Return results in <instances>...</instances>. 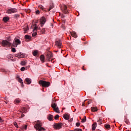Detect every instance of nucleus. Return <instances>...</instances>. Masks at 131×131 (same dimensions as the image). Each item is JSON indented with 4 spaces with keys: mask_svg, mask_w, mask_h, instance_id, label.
Instances as JSON below:
<instances>
[{
    "mask_svg": "<svg viewBox=\"0 0 131 131\" xmlns=\"http://www.w3.org/2000/svg\"><path fill=\"white\" fill-rule=\"evenodd\" d=\"M1 43L3 47H10V46H12V47H14V48H17V46H18V45H21V41H20V39L15 38L14 39V41L12 44L10 42H9L8 40H3L2 41Z\"/></svg>",
    "mask_w": 131,
    "mask_h": 131,
    "instance_id": "nucleus-1",
    "label": "nucleus"
},
{
    "mask_svg": "<svg viewBox=\"0 0 131 131\" xmlns=\"http://www.w3.org/2000/svg\"><path fill=\"white\" fill-rule=\"evenodd\" d=\"M34 127L36 129V130L38 131H42V130H46V129L45 128L42 127V123H41L40 121H36L34 122Z\"/></svg>",
    "mask_w": 131,
    "mask_h": 131,
    "instance_id": "nucleus-2",
    "label": "nucleus"
},
{
    "mask_svg": "<svg viewBox=\"0 0 131 131\" xmlns=\"http://www.w3.org/2000/svg\"><path fill=\"white\" fill-rule=\"evenodd\" d=\"M39 84L41 85L43 88H49L51 83L43 80L39 81Z\"/></svg>",
    "mask_w": 131,
    "mask_h": 131,
    "instance_id": "nucleus-3",
    "label": "nucleus"
},
{
    "mask_svg": "<svg viewBox=\"0 0 131 131\" xmlns=\"http://www.w3.org/2000/svg\"><path fill=\"white\" fill-rule=\"evenodd\" d=\"M17 12H18V9L16 8H10L7 10L8 14H13L14 13H17Z\"/></svg>",
    "mask_w": 131,
    "mask_h": 131,
    "instance_id": "nucleus-4",
    "label": "nucleus"
},
{
    "mask_svg": "<svg viewBox=\"0 0 131 131\" xmlns=\"http://www.w3.org/2000/svg\"><path fill=\"white\" fill-rule=\"evenodd\" d=\"M51 107L54 110V111H55L57 113H60V111L59 110V107H58V106H57V104L53 103L51 105Z\"/></svg>",
    "mask_w": 131,
    "mask_h": 131,
    "instance_id": "nucleus-5",
    "label": "nucleus"
},
{
    "mask_svg": "<svg viewBox=\"0 0 131 131\" xmlns=\"http://www.w3.org/2000/svg\"><path fill=\"white\" fill-rule=\"evenodd\" d=\"M46 17L44 16H42L40 19V26L41 27H42L43 25H45V24L46 22Z\"/></svg>",
    "mask_w": 131,
    "mask_h": 131,
    "instance_id": "nucleus-6",
    "label": "nucleus"
},
{
    "mask_svg": "<svg viewBox=\"0 0 131 131\" xmlns=\"http://www.w3.org/2000/svg\"><path fill=\"white\" fill-rule=\"evenodd\" d=\"M62 126H63V124L62 123H56L54 125V128L56 129H59L60 128H62Z\"/></svg>",
    "mask_w": 131,
    "mask_h": 131,
    "instance_id": "nucleus-7",
    "label": "nucleus"
},
{
    "mask_svg": "<svg viewBox=\"0 0 131 131\" xmlns=\"http://www.w3.org/2000/svg\"><path fill=\"white\" fill-rule=\"evenodd\" d=\"M15 57H17L18 59H21L25 57V55L23 54L22 53H18L15 55Z\"/></svg>",
    "mask_w": 131,
    "mask_h": 131,
    "instance_id": "nucleus-8",
    "label": "nucleus"
},
{
    "mask_svg": "<svg viewBox=\"0 0 131 131\" xmlns=\"http://www.w3.org/2000/svg\"><path fill=\"white\" fill-rule=\"evenodd\" d=\"M51 58H53V54L52 52H48L47 55V60L48 61H51Z\"/></svg>",
    "mask_w": 131,
    "mask_h": 131,
    "instance_id": "nucleus-9",
    "label": "nucleus"
},
{
    "mask_svg": "<svg viewBox=\"0 0 131 131\" xmlns=\"http://www.w3.org/2000/svg\"><path fill=\"white\" fill-rule=\"evenodd\" d=\"M62 12H63L64 14H67L68 13H69V12L68 11V10H67V6H66V5H63L62 6Z\"/></svg>",
    "mask_w": 131,
    "mask_h": 131,
    "instance_id": "nucleus-10",
    "label": "nucleus"
},
{
    "mask_svg": "<svg viewBox=\"0 0 131 131\" xmlns=\"http://www.w3.org/2000/svg\"><path fill=\"white\" fill-rule=\"evenodd\" d=\"M37 28H38V27H36V26H35V27H34L33 30V34H32V36H33V37H34V36H36V35L37 34V33L36 32V30H37Z\"/></svg>",
    "mask_w": 131,
    "mask_h": 131,
    "instance_id": "nucleus-11",
    "label": "nucleus"
},
{
    "mask_svg": "<svg viewBox=\"0 0 131 131\" xmlns=\"http://www.w3.org/2000/svg\"><path fill=\"white\" fill-rule=\"evenodd\" d=\"M25 38L26 39V41H30L31 39V36L28 35H26L25 36Z\"/></svg>",
    "mask_w": 131,
    "mask_h": 131,
    "instance_id": "nucleus-12",
    "label": "nucleus"
},
{
    "mask_svg": "<svg viewBox=\"0 0 131 131\" xmlns=\"http://www.w3.org/2000/svg\"><path fill=\"white\" fill-rule=\"evenodd\" d=\"M26 82H27V84H30L31 83V79L29 78H27L25 79Z\"/></svg>",
    "mask_w": 131,
    "mask_h": 131,
    "instance_id": "nucleus-13",
    "label": "nucleus"
},
{
    "mask_svg": "<svg viewBox=\"0 0 131 131\" xmlns=\"http://www.w3.org/2000/svg\"><path fill=\"white\" fill-rule=\"evenodd\" d=\"M70 117V116H69V115L67 114L63 115V118H64V119H66V120H69Z\"/></svg>",
    "mask_w": 131,
    "mask_h": 131,
    "instance_id": "nucleus-14",
    "label": "nucleus"
},
{
    "mask_svg": "<svg viewBox=\"0 0 131 131\" xmlns=\"http://www.w3.org/2000/svg\"><path fill=\"white\" fill-rule=\"evenodd\" d=\"M71 34L73 37H74L75 38H76L77 37V34L75 32H72L71 33Z\"/></svg>",
    "mask_w": 131,
    "mask_h": 131,
    "instance_id": "nucleus-15",
    "label": "nucleus"
},
{
    "mask_svg": "<svg viewBox=\"0 0 131 131\" xmlns=\"http://www.w3.org/2000/svg\"><path fill=\"white\" fill-rule=\"evenodd\" d=\"M40 61L42 62V63H45V55H40Z\"/></svg>",
    "mask_w": 131,
    "mask_h": 131,
    "instance_id": "nucleus-16",
    "label": "nucleus"
},
{
    "mask_svg": "<svg viewBox=\"0 0 131 131\" xmlns=\"http://www.w3.org/2000/svg\"><path fill=\"white\" fill-rule=\"evenodd\" d=\"M9 20L10 18H9V17L5 16L3 17V20L5 23H7V22H8V21H9Z\"/></svg>",
    "mask_w": 131,
    "mask_h": 131,
    "instance_id": "nucleus-17",
    "label": "nucleus"
},
{
    "mask_svg": "<svg viewBox=\"0 0 131 131\" xmlns=\"http://www.w3.org/2000/svg\"><path fill=\"white\" fill-rule=\"evenodd\" d=\"M91 111H92V112H97L98 111V108H97V107H92Z\"/></svg>",
    "mask_w": 131,
    "mask_h": 131,
    "instance_id": "nucleus-18",
    "label": "nucleus"
},
{
    "mask_svg": "<svg viewBox=\"0 0 131 131\" xmlns=\"http://www.w3.org/2000/svg\"><path fill=\"white\" fill-rule=\"evenodd\" d=\"M56 45L58 46V48H59V49H61V45H62V44L61 43V42H60L57 41L56 42Z\"/></svg>",
    "mask_w": 131,
    "mask_h": 131,
    "instance_id": "nucleus-19",
    "label": "nucleus"
},
{
    "mask_svg": "<svg viewBox=\"0 0 131 131\" xmlns=\"http://www.w3.org/2000/svg\"><path fill=\"white\" fill-rule=\"evenodd\" d=\"M18 81L20 82V83H21V85H23V80L19 77H18Z\"/></svg>",
    "mask_w": 131,
    "mask_h": 131,
    "instance_id": "nucleus-20",
    "label": "nucleus"
},
{
    "mask_svg": "<svg viewBox=\"0 0 131 131\" xmlns=\"http://www.w3.org/2000/svg\"><path fill=\"white\" fill-rule=\"evenodd\" d=\"M124 121L126 123V124H129V121H128V119L126 118V117H125Z\"/></svg>",
    "mask_w": 131,
    "mask_h": 131,
    "instance_id": "nucleus-21",
    "label": "nucleus"
},
{
    "mask_svg": "<svg viewBox=\"0 0 131 131\" xmlns=\"http://www.w3.org/2000/svg\"><path fill=\"white\" fill-rule=\"evenodd\" d=\"M92 130H95L96 129V127H97V123L93 124L92 126Z\"/></svg>",
    "mask_w": 131,
    "mask_h": 131,
    "instance_id": "nucleus-22",
    "label": "nucleus"
},
{
    "mask_svg": "<svg viewBox=\"0 0 131 131\" xmlns=\"http://www.w3.org/2000/svg\"><path fill=\"white\" fill-rule=\"evenodd\" d=\"M48 119L50 120V121H52V120H53V115H49L48 116Z\"/></svg>",
    "mask_w": 131,
    "mask_h": 131,
    "instance_id": "nucleus-23",
    "label": "nucleus"
},
{
    "mask_svg": "<svg viewBox=\"0 0 131 131\" xmlns=\"http://www.w3.org/2000/svg\"><path fill=\"white\" fill-rule=\"evenodd\" d=\"M20 99H16L14 100V103H15L16 104H19V103H20Z\"/></svg>",
    "mask_w": 131,
    "mask_h": 131,
    "instance_id": "nucleus-24",
    "label": "nucleus"
},
{
    "mask_svg": "<svg viewBox=\"0 0 131 131\" xmlns=\"http://www.w3.org/2000/svg\"><path fill=\"white\" fill-rule=\"evenodd\" d=\"M38 8L40 9V10H42V11H45V8L43 7V6L42 5H39L38 6Z\"/></svg>",
    "mask_w": 131,
    "mask_h": 131,
    "instance_id": "nucleus-25",
    "label": "nucleus"
},
{
    "mask_svg": "<svg viewBox=\"0 0 131 131\" xmlns=\"http://www.w3.org/2000/svg\"><path fill=\"white\" fill-rule=\"evenodd\" d=\"M104 127H105V128H106L107 129H109L111 128L110 125H109V124H105Z\"/></svg>",
    "mask_w": 131,
    "mask_h": 131,
    "instance_id": "nucleus-26",
    "label": "nucleus"
},
{
    "mask_svg": "<svg viewBox=\"0 0 131 131\" xmlns=\"http://www.w3.org/2000/svg\"><path fill=\"white\" fill-rule=\"evenodd\" d=\"M37 54H38V52H37V51L35 50L33 52V56H37Z\"/></svg>",
    "mask_w": 131,
    "mask_h": 131,
    "instance_id": "nucleus-27",
    "label": "nucleus"
},
{
    "mask_svg": "<svg viewBox=\"0 0 131 131\" xmlns=\"http://www.w3.org/2000/svg\"><path fill=\"white\" fill-rule=\"evenodd\" d=\"M85 121H86V117L84 116L83 118L82 119L81 122L83 123L85 122Z\"/></svg>",
    "mask_w": 131,
    "mask_h": 131,
    "instance_id": "nucleus-28",
    "label": "nucleus"
},
{
    "mask_svg": "<svg viewBox=\"0 0 131 131\" xmlns=\"http://www.w3.org/2000/svg\"><path fill=\"white\" fill-rule=\"evenodd\" d=\"M26 61H21L20 62V64L22 66H25V64H26Z\"/></svg>",
    "mask_w": 131,
    "mask_h": 131,
    "instance_id": "nucleus-29",
    "label": "nucleus"
},
{
    "mask_svg": "<svg viewBox=\"0 0 131 131\" xmlns=\"http://www.w3.org/2000/svg\"><path fill=\"white\" fill-rule=\"evenodd\" d=\"M19 17H20V15L19 14H14V19H17L18 18H19Z\"/></svg>",
    "mask_w": 131,
    "mask_h": 131,
    "instance_id": "nucleus-30",
    "label": "nucleus"
},
{
    "mask_svg": "<svg viewBox=\"0 0 131 131\" xmlns=\"http://www.w3.org/2000/svg\"><path fill=\"white\" fill-rule=\"evenodd\" d=\"M97 122H98L99 124H102V119L99 118Z\"/></svg>",
    "mask_w": 131,
    "mask_h": 131,
    "instance_id": "nucleus-31",
    "label": "nucleus"
},
{
    "mask_svg": "<svg viewBox=\"0 0 131 131\" xmlns=\"http://www.w3.org/2000/svg\"><path fill=\"white\" fill-rule=\"evenodd\" d=\"M40 13V11H39V10H37L35 11L36 15H39Z\"/></svg>",
    "mask_w": 131,
    "mask_h": 131,
    "instance_id": "nucleus-32",
    "label": "nucleus"
},
{
    "mask_svg": "<svg viewBox=\"0 0 131 131\" xmlns=\"http://www.w3.org/2000/svg\"><path fill=\"white\" fill-rule=\"evenodd\" d=\"M13 124H14V125L15 126V127H17V128H18V127H19V126H18V124L17 123V122H14Z\"/></svg>",
    "mask_w": 131,
    "mask_h": 131,
    "instance_id": "nucleus-33",
    "label": "nucleus"
},
{
    "mask_svg": "<svg viewBox=\"0 0 131 131\" xmlns=\"http://www.w3.org/2000/svg\"><path fill=\"white\" fill-rule=\"evenodd\" d=\"M22 111H23V112H25L26 113V107H23L22 108Z\"/></svg>",
    "mask_w": 131,
    "mask_h": 131,
    "instance_id": "nucleus-34",
    "label": "nucleus"
},
{
    "mask_svg": "<svg viewBox=\"0 0 131 131\" xmlns=\"http://www.w3.org/2000/svg\"><path fill=\"white\" fill-rule=\"evenodd\" d=\"M53 8H54V6L53 5L52 6H50L49 10V12H50V11L52 9H53Z\"/></svg>",
    "mask_w": 131,
    "mask_h": 131,
    "instance_id": "nucleus-35",
    "label": "nucleus"
},
{
    "mask_svg": "<svg viewBox=\"0 0 131 131\" xmlns=\"http://www.w3.org/2000/svg\"><path fill=\"white\" fill-rule=\"evenodd\" d=\"M11 51L13 53H16V49L15 48H12Z\"/></svg>",
    "mask_w": 131,
    "mask_h": 131,
    "instance_id": "nucleus-36",
    "label": "nucleus"
},
{
    "mask_svg": "<svg viewBox=\"0 0 131 131\" xmlns=\"http://www.w3.org/2000/svg\"><path fill=\"white\" fill-rule=\"evenodd\" d=\"M54 118H55V119H56V120L58 119V118H59V115H55Z\"/></svg>",
    "mask_w": 131,
    "mask_h": 131,
    "instance_id": "nucleus-37",
    "label": "nucleus"
},
{
    "mask_svg": "<svg viewBox=\"0 0 131 131\" xmlns=\"http://www.w3.org/2000/svg\"><path fill=\"white\" fill-rule=\"evenodd\" d=\"M21 71H24L25 70V67H22L20 69Z\"/></svg>",
    "mask_w": 131,
    "mask_h": 131,
    "instance_id": "nucleus-38",
    "label": "nucleus"
},
{
    "mask_svg": "<svg viewBox=\"0 0 131 131\" xmlns=\"http://www.w3.org/2000/svg\"><path fill=\"white\" fill-rule=\"evenodd\" d=\"M85 101H88V99L85 100L84 101L82 102V106H84V103H85Z\"/></svg>",
    "mask_w": 131,
    "mask_h": 131,
    "instance_id": "nucleus-39",
    "label": "nucleus"
},
{
    "mask_svg": "<svg viewBox=\"0 0 131 131\" xmlns=\"http://www.w3.org/2000/svg\"><path fill=\"white\" fill-rule=\"evenodd\" d=\"M75 131H82V129L80 128H78V129H76Z\"/></svg>",
    "mask_w": 131,
    "mask_h": 131,
    "instance_id": "nucleus-40",
    "label": "nucleus"
},
{
    "mask_svg": "<svg viewBox=\"0 0 131 131\" xmlns=\"http://www.w3.org/2000/svg\"><path fill=\"white\" fill-rule=\"evenodd\" d=\"M45 31H46V30L45 29H42L41 30L42 33H45Z\"/></svg>",
    "mask_w": 131,
    "mask_h": 131,
    "instance_id": "nucleus-41",
    "label": "nucleus"
},
{
    "mask_svg": "<svg viewBox=\"0 0 131 131\" xmlns=\"http://www.w3.org/2000/svg\"><path fill=\"white\" fill-rule=\"evenodd\" d=\"M76 126H79V125H80V123H76Z\"/></svg>",
    "mask_w": 131,
    "mask_h": 131,
    "instance_id": "nucleus-42",
    "label": "nucleus"
},
{
    "mask_svg": "<svg viewBox=\"0 0 131 131\" xmlns=\"http://www.w3.org/2000/svg\"><path fill=\"white\" fill-rule=\"evenodd\" d=\"M25 129H27V125H25Z\"/></svg>",
    "mask_w": 131,
    "mask_h": 131,
    "instance_id": "nucleus-43",
    "label": "nucleus"
},
{
    "mask_svg": "<svg viewBox=\"0 0 131 131\" xmlns=\"http://www.w3.org/2000/svg\"><path fill=\"white\" fill-rule=\"evenodd\" d=\"M24 116H25V115L24 114H22L21 115V117H24Z\"/></svg>",
    "mask_w": 131,
    "mask_h": 131,
    "instance_id": "nucleus-44",
    "label": "nucleus"
},
{
    "mask_svg": "<svg viewBox=\"0 0 131 131\" xmlns=\"http://www.w3.org/2000/svg\"><path fill=\"white\" fill-rule=\"evenodd\" d=\"M91 104V100L88 101V105H90Z\"/></svg>",
    "mask_w": 131,
    "mask_h": 131,
    "instance_id": "nucleus-45",
    "label": "nucleus"
},
{
    "mask_svg": "<svg viewBox=\"0 0 131 131\" xmlns=\"http://www.w3.org/2000/svg\"><path fill=\"white\" fill-rule=\"evenodd\" d=\"M84 67H83V68H82L83 70H84V71L86 70V69H85L84 68Z\"/></svg>",
    "mask_w": 131,
    "mask_h": 131,
    "instance_id": "nucleus-46",
    "label": "nucleus"
},
{
    "mask_svg": "<svg viewBox=\"0 0 131 131\" xmlns=\"http://www.w3.org/2000/svg\"><path fill=\"white\" fill-rule=\"evenodd\" d=\"M27 30H28V28H26V29L25 30V31H27Z\"/></svg>",
    "mask_w": 131,
    "mask_h": 131,
    "instance_id": "nucleus-47",
    "label": "nucleus"
},
{
    "mask_svg": "<svg viewBox=\"0 0 131 131\" xmlns=\"http://www.w3.org/2000/svg\"><path fill=\"white\" fill-rule=\"evenodd\" d=\"M66 108L65 107L62 108V110H65Z\"/></svg>",
    "mask_w": 131,
    "mask_h": 131,
    "instance_id": "nucleus-48",
    "label": "nucleus"
},
{
    "mask_svg": "<svg viewBox=\"0 0 131 131\" xmlns=\"http://www.w3.org/2000/svg\"><path fill=\"white\" fill-rule=\"evenodd\" d=\"M12 58H13V57H12V55H10V59H12Z\"/></svg>",
    "mask_w": 131,
    "mask_h": 131,
    "instance_id": "nucleus-49",
    "label": "nucleus"
},
{
    "mask_svg": "<svg viewBox=\"0 0 131 131\" xmlns=\"http://www.w3.org/2000/svg\"><path fill=\"white\" fill-rule=\"evenodd\" d=\"M70 121H72V119L70 120Z\"/></svg>",
    "mask_w": 131,
    "mask_h": 131,
    "instance_id": "nucleus-50",
    "label": "nucleus"
},
{
    "mask_svg": "<svg viewBox=\"0 0 131 131\" xmlns=\"http://www.w3.org/2000/svg\"><path fill=\"white\" fill-rule=\"evenodd\" d=\"M0 120H2V118H1V117H0Z\"/></svg>",
    "mask_w": 131,
    "mask_h": 131,
    "instance_id": "nucleus-51",
    "label": "nucleus"
},
{
    "mask_svg": "<svg viewBox=\"0 0 131 131\" xmlns=\"http://www.w3.org/2000/svg\"><path fill=\"white\" fill-rule=\"evenodd\" d=\"M0 43H1V41H0Z\"/></svg>",
    "mask_w": 131,
    "mask_h": 131,
    "instance_id": "nucleus-52",
    "label": "nucleus"
}]
</instances>
